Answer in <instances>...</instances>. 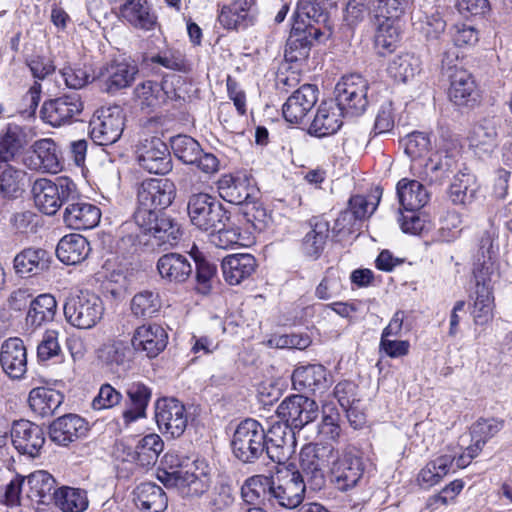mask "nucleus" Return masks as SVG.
Segmentation results:
<instances>
[{"label": "nucleus", "instance_id": "7ed1b4c3", "mask_svg": "<svg viewBox=\"0 0 512 512\" xmlns=\"http://www.w3.org/2000/svg\"><path fill=\"white\" fill-rule=\"evenodd\" d=\"M337 450L329 443H309L300 451V473L308 486L321 490L326 484V469L332 465Z\"/></svg>", "mask_w": 512, "mask_h": 512}, {"label": "nucleus", "instance_id": "603ef678", "mask_svg": "<svg viewBox=\"0 0 512 512\" xmlns=\"http://www.w3.org/2000/svg\"><path fill=\"white\" fill-rule=\"evenodd\" d=\"M164 443L157 434H148L141 438L135 446L136 464L141 467L154 465L160 453L163 451Z\"/></svg>", "mask_w": 512, "mask_h": 512}, {"label": "nucleus", "instance_id": "052dcab7", "mask_svg": "<svg viewBox=\"0 0 512 512\" xmlns=\"http://www.w3.org/2000/svg\"><path fill=\"white\" fill-rule=\"evenodd\" d=\"M174 155L185 164H194L198 155L202 153L200 144L187 135H177L171 140Z\"/></svg>", "mask_w": 512, "mask_h": 512}, {"label": "nucleus", "instance_id": "b1692460", "mask_svg": "<svg viewBox=\"0 0 512 512\" xmlns=\"http://www.w3.org/2000/svg\"><path fill=\"white\" fill-rule=\"evenodd\" d=\"M317 100L316 86L311 84L301 86L284 103L282 107L284 119L292 124L301 123L315 106Z\"/></svg>", "mask_w": 512, "mask_h": 512}, {"label": "nucleus", "instance_id": "09e8293b", "mask_svg": "<svg viewBox=\"0 0 512 512\" xmlns=\"http://www.w3.org/2000/svg\"><path fill=\"white\" fill-rule=\"evenodd\" d=\"M9 162L0 160V194L5 198H15L22 190L25 172Z\"/></svg>", "mask_w": 512, "mask_h": 512}, {"label": "nucleus", "instance_id": "680f3d73", "mask_svg": "<svg viewBox=\"0 0 512 512\" xmlns=\"http://www.w3.org/2000/svg\"><path fill=\"white\" fill-rule=\"evenodd\" d=\"M270 477L254 475L245 480L241 487V496L248 504L257 503L262 497L268 498Z\"/></svg>", "mask_w": 512, "mask_h": 512}, {"label": "nucleus", "instance_id": "37998d69", "mask_svg": "<svg viewBox=\"0 0 512 512\" xmlns=\"http://www.w3.org/2000/svg\"><path fill=\"white\" fill-rule=\"evenodd\" d=\"M311 229L302 239L303 253L313 259H317L322 253L329 236V223L323 219L313 218L310 222Z\"/></svg>", "mask_w": 512, "mask_h": 512}, {"label": "nucleus", "instance_id": "2f4dec72", "mask_svg": "<svg viewBox=\"0 0 512 512\" xmlns=\"http://www.w3.org/2000/svg\"><path fill=\"white\" fill-rule=\"evenodd\" d=\"M498 124L499 118L491 116L481 119L473 126L468 139L476 154L489 155L493 152L496 147Z\"/></svg>", "mask_w": 512, "mask_h": 512}, {"label": "nucleus", "instance_id": "cd10ccee", "mask_svg": "<svg viewBox=\"0 0 512 512\" xmlns=\"http://www.w3.org/2000/svg\"><path fill=\"white\" fill-rule=\"evenodd\" d=\"M137 72V66L132 63L113 61L101 69L99 79L107 93H115L130 86Z\"/></svg>", "mask_w": 512, "mask_h": 512}, {"label": "nucleus", "instance_id": "5701e85b", "mask_svg": "<svg viewBox=\"0 0 512 512\" xmlns=\"http://www.w3.org/2000/svg\"><path fill=\"white\" fill-rule=\"evenodd\" d=\"M0 365L11 379H21L27 372V349L21 338L10 337L1 345Z\"/></svg>", "mask_w": 512, "mask_h": 512}, {"label": "nucleus", "instance_id": "c03bdc74", "mask_svg": "<svg viewBox=\"0 0 512 512\" xmlns=\"http://www.w3.org/2000/svg\"><path fill=\"white\" fill-rule=\"evenodd\" d=\"M189 254L195 262V289L198 293L207 295L211 292L217 277V267L208 261L195 245Z\"/></svg>", "mask_w": 512, "mask_h": 512}, {"label": "nucleus", "instance_id": "6e6d98bb", "mask_svg": "<svg viewBox=\"0 0 512 512\" xmlns=\"http://www.w3.org/2000/svg\"><path fill=\"white\" fill-rule=\"evenodd\" d=\"M473 297L472 315L478 325L487 323L492 318L494 297L490 286H478Z\"/></svg>", "mask_w": 512, "mask_h": 512}, {"label": "nucleus", "instance_id": "1a4fd4ad", "mask_svg": "<svg viewBox=\"0 0 512 512\" xmlns=\"http://www.w3.org/2000/svg\"><path fill=\"white\" fill-rule=\"evenodd\" d=\"M91 139L98 145L114 144L124 130V114L119 106L103 107L96 111L89 123Z\"/></svg>", "mask_w": 512, "mask_h": 512}, {"label": "nucleus", "instance_id": "a18cd8bd", "mask_svg": "<svg viewBox=\"0 0 512 512\" xmlns=\"http://www.w3.org/2000/svg\"><path fill=\"white\" fill-rule=\"evenodd\" d=\"M27 145L24 129L16 124H9L0 136V160L12 161Z\"/></svg>", "mask_w": 512, "mask_h": 512}, {"label": "nucleus", "instance_id": "7c9ffc66", "mask_svg": "<svg viewBox=\"0 0 512 512\" xmlns=\"http://www.w3.org/2000/svg\"><path fill=\"white\" fill-rule=\"evenodd\" d=\"M344 112L333 101L322 102L309 127V133L316 137H325L336 133L342 126Z\"/></svg>", "mask_w": 512, "mask_h": 512}, {"label": "nucleus", "instance_id": "ea45409f", "mask_svg": "<svg viewBox=\"0 0 512 512\" xmlns=\"http://www.w3.org/2000/svg\"><path fill=\"white\" fill-rule=\"evenodd\" d=\"M397 196L403 210H420L429 200V195L424 185L417 180L407 178H403L398 182Z\"/></svg>", "mask_w": 512, "mask_h": 512}, {"label": "nucleus", "instance_id": "9b49d317", "mask_svg": "<svg viewBox=\"0 0 512 512\" xmlns=\"http://www.w3.org/2000/svg\"><path fill=\"white\" fill-rule=\"evenodd\" d=\"M332 482L340 491L354 488L364 474V462L362 458L351 448L337 452L330 466Z\"/></svg>", "mask_w": 512, "mask_h": 512}, {"label": "nucleus", "instance_id": "9d476101", "mask_svg": "<svg viewBox=\"0 0 512 512\" xmlns=\"http://www.w3.org/2000/svg\"><path fill=\"white\" fill-rule=\"evenodd\" d=\"M155 418L159 430L173 439L183 435L189 422L185 405L173 397H165L156 402Z\"/></svg>", "mask_w": 512, "mask_h": 512}, {"label": "nucleus", "instance_id": "aec40b11", "mask_svg": "<svg viewBox=\"0 0 512 512\" xmlns=\"http://www.w3.org/2000/svg\"><path fill=\"white\" fill-rule=\"evenodd\" d=\"M460 153L456 147L440 148L423 166L420 177L430 183H441L459 168Z\"/></svg>", "mask_w": 512, "mask_h": 512}, {"label": "nucleus", "instance_id": "3c124183", "mask_svg": "<svg viewBox=\"0 0 512 512\" xmlns=\"http://www.w3.org/2000/svg\"><path fill=\"white\" fill-rule=\"evenodd\" d=\"M416 29L427 41L439 40L446 29V22L437 8L423 11L414 23Z\"/></svg>", "mask_w": 512, "mask_h": 512}, {"label": "nucleus", "instance_id": "5fc2aeb1", "mask_svg": "<svg viewBox=\"0 0 512 512\" xmlns=\"http://www.w3.org/2000/svg\"><path fill=\"white\" fill-rule=\"evenodd\" d=\"M412 0H375L374 20L399 22L410 9Z\"/></svg>", "mask_w": 512, "mask_h": 512}, {"label": "nucleus", "instance_id": "412c9836", "mask_svg": "<svg viewBox=\"0 0 512 512\" xmlns=\"http://www.w3.org/2000/svg\"><path fill=\"white\" fill-rule=\"evenodd\" d=\"M293 430L294 428L285 422L272 425L265 433V452L273 462L282 464L294 452L296 439Z\"/></svg>", "mask_w": 512, "mask_h": 512}, {"label": "nucleus", "instance_id": "dca6fc26", "mask_svg": "<svg viewBox=\"0 0 512 512\" xmlns=\"http://www.w3.org/2000/svg\"><path fill=\"white\" fill-rule=\"evenodd\" d=\"M82 110L81 97L71 93L45 102L40 113L46 123L58 127L75 121Z\"/></svg>", "mask_w": 512, "mask_h": 512}, {"label": "nucleus", "instance_id": "c9c22d12", "mask_svg": "<svg viewBox=\"0 0 512 512\" xmlns=\"http://www.w3.org/2000/svg\"><path fill=\"white\" fill-rule=\"evenodd\" d=\"M91 251L88 240L80 234L62 237L56 248L58 259L66 265H76L84 261Z\"/></svg>", "mask_w": 512, "mask_h": 512}, {"label": "nucleus", "instance_id": "ddd939ff", "mask_svg": "<svg viewBox=\"0 0 512 512\" xmlns=\"http://www.w3.org/2000/svg\"><path fill=\"white\" fill-rule=\"evenodd\" d=\"M23 164L31 171L56 174L62 170L61 152L51 138L36 140L23 158Z\"/></svg>", "mask_w": 512, "mask_h": 512}, {"label": "nucleus", "instance_id": "4c0bfd02", "mask_svg": "<svg viewBox=\"0 0 512 512\" xmlns=\"http://www.w3.org/2000/svg\"><path fill=\"white\" fill-rule=\"evenodd\" d=\"M55 479L44 470H38L27 477L26 497L37 504H48L54 500Z\"/></svg>", "mask_w": 512, "mask_h": 512}, {"label": "nucleus", "instance_id": "13d9d810", "mask_svg": "<svg viewBox=\"0 0 512 512\" xmlns=\"http://www.w3.org/2000/svg\"><path fill=\"white\" fill-rule=\"evenodd\" d=\"M160 308L159 294L153 291H141L131 300V311L137 317L151 318L159 312Z\"/></svg>", "mask_w": 512, "mask_h": 512}, {"label": "nucleus", "instance_id": "4468645a", "mask_svg": "<svg viewBox=\"0 0 512 512\" xmlns=\"http://www.w3.org/2000/svg\"><path fill=\"white\" fill-rule=\"evenodd\" d=\"M277 414L288 425L300 430L317 419L319 408L313 399L303 395H292L278 405Z\"/></svg>", "mask_w": 512, "mask_h": 512}, {"label": "nucleus", "instance_id": "f03ea898", "mask_svg": "<svg viewBox=\"0 0 512 512\" xmlns=\"http://www.w3.org/2000/svg\"><path fill=\"white\" fill-rule=\"evenodd\" d=\"M187 213L191 224L204 232H215L230 225V212L208 193H192L187 201Z\"/></svg>", "mask_w": 512, "mask_h": 512}, {"label": "nucleus", "instance_id": "e2e57ef3", "mask_svg": "<svg viewBox=\"0 0 512 512\" xmlns=\"http://www.w3.org/2000/svg\"><path fill=\"white\" fill-rule=\"evenodd\" d=\"M380 198L381 190L376 188L375 191L368 196H352L349 200V208L356 219H364L374 213Z\"/></svg>", "mask_w": 512, "mask_h": 512}, {"label": "nucleus", "instance_id": "72a5a7b5", "mask_svg": "<svg viewBox=\"0 0 512 512\" xmlns=\"http://www.w3.org/2000/svg\"><path fill=\"white\" fill-rule=\"evenodd\" d=\"M122 17L133 27L151 31L157 25V16L147 0H125L120 7Z\"/></svg>", "mask_w": 512, "mask_h": 512}, {"label": "nucleus", "instance_id": "0e129e2a", "mask_svg": "<svg viewBox=\"0 0 512 512\" xmlns=\"http://www.w3.org/2000/svg\"><path fill=\"white\" fill-rule=\"evenodd\" d=\"M129 348L122 340L109 341L99 349V358L110 367L124 365Z\"/></svg>", "mask_w": 512, "mask_h": 512}, {"label": "nucleus", "instance_id": "f704fd0d", "mask_svg": "<svg viewBox=\"0 0 512 512\" xmlns=\"http://www.w3.org/2000/svg\"><path fill=\"white\" fill-rule=\"evenodd\" d=\"M327 372L323 365L312 364L301 366L292 374L293 388L300 392H311L324 390L327 387Z\"/></svg>", "mask_w": 512, "mask_h": 512}, {"label": "nucleus", "instance_id": "bf43d9fd", "mask_svg": "<svg viewBox=\"0 0 512 512\" xmlns=\"http://www.w3.org/2000/svg\"><path fill=\"white\" fill-rule=\"evenodd\" d=\"M166 85V82L157 83L152 80H146L136 86L135 95L138 99L142 100L143 104L155 106L172 98L166 90Z\"/></svg>", "mask_w": 512, "mask_h": 512}, {"label": "nucleus", "instance_id": "2eb2a0df", "mask_svg": "<svg viewBox=\"0 0 512 512\" xmlns=\"http://www.w3.org/2000/svg\"><path fill=\"white\" fill-rule=\"evenodd\" d=\"M218 190L225 201L243 206L257 200L259 195L254 178L246 172L222 176L218 182Z\"/></svg>", "mask_w": 512, "mask_h": 512}, {"label": "nucleus", "instance_id": "4d7b16f0", "mask_svg": "<svg viewBox=\"0 0 512 512\" xmlns=\"http://www.w3.org/2000/svg\"><path fill=\"white\" fill-rule=\"evenodd\" d=\"M254 0H233L223 6L218 16L219 23L226 29H238L247 17Z\"/></svg>", "mask_w": 512, "mask_h": 512}, {"label": "nucleus", "instance_id": "a878e982", "mask_svg": "<svg viewBox=\"0 0 512 512\" xmlns=\"http://www.w3.org/2000/svg\"><path fill=\"white\" fill-rule=\"evenodd\" d=\"M450 100L459 107H473L479 100V93L473 76L465 69H456L448 75Z\"/></svg>", "mask_w": 512, "mask_h": 512}, {"label": "nucleus", "instance_id": "8fccbe9b", "mask_svg": "<svg viewBox=\"0 0 512 512\" xmlns=\"http://www.w3.org/2000/svg\"><path fill=\"white\" fill-rule=\"evenodd\" d=\"M375 25L374 44L378 53L386 55L393 52L400 37L398 22L375 20Z\"/></svg>", "mask_w": 512, "mask_h": 512}, {"label": "nucleus", "instance_id": "f257e3e1", "mask_svg": "<svg viewBox=\"0 0 512 512\" xmlns=\"http://www.w3.org/2000/svg\"><path fill=\"white\" fill-rule=\"evenodd\" d=\"M176 197L175 184L168 178H149L137 190V208L134 223L149 233L159 246H174L181 236L180 226L171 217L159 211L169 207Z\"/></svg>", "mask_w": 512, "mask_h": 512}, {"label": "nucleus", "instance_id": "de8ad7c7", "mask_svg": "<svg viewBox=\"0 0 512 512\" xmlns=\"http://www.w3.org/2000/svg\"><path fill=\"white\" fill-rule=\"evenodd\" d=\"M53 501L63 512H83L88 507L87 493L80 488L63 486L54 491Z\"/></svg>", "mask_w": 512, "mask_h": 512}, {"label": "nucleus", "instance_id": "0eeeda50", "mask_svg": "<svg viewBox=\"0 0 512 512\" xmlns=\"http://www.w3.org/2000/svg\"><path fill=\"white\" fill-rule=\"evenodd\" d=\"M266 434L254 419H245L236 428L232 438L234 456L243 463H254L265 451Z\"/></svg>", "mask_w": 512, "mask_h": 512}, {"label": "nucleus", "instance_id": "6ab92c4d", "mask_svg": "<svg viewBox=\"0 0 512 512\" xmlns=\"http://www.w3.org/2000/svg\"><path fill=\"white\" fill-rule=\"evenodd\" d=\"M323 34L321 27H314L311 23L306 27L295 23L286 43L285 60L291 63L305 61L309 57L313 42L319 40Z\"/></svg>", "mask_w": 512, "mask_h": 512}, {"label": "nucleus", "instance_id": "393cba45", "mask_svg": "<svg viewBox=\"0 0 512 512\" xmlns=\"http://www.w3.org/2000/svg\"><path fill=\"white\" fill-rule=\"evenodd\" d=\"M159 479L166 487L176 488L183 497L199 496L208 488L204 475L199 476L184 469L171 468V471H164Z\"/></svg>", "mask_w": 512, "mask_h": 512}, {"label": "nucleus", "instance_id": "79ce46f5", "mask_svg": "<svg viewBox=\"0 0 512 512\" xmlns=\"http://www.w3.org/2000/svg\"><path fill=\"white\" fill-rule=\"evenodd\" d=\"M455 456L440 455L429 461L419 472L417 481L423 488L438 484L453 468Z\"/></svg>", "mask_w": 512, "mask_h": 512}, {"label": "nucleus", "instance_id": "c756f323", "mask_svg": "<svg viewBox=\"0 0 512 512\" xmlns=\"http://www.w3.org/2000/svg\"><path fill=\"white\" fill-rule=\"evenodd\" d=\"M51 254L42 248L28 247L20 251L13 260L15 273L20 277H30L47 270Z\"/></svg>", "mask_w": 512, "mask_h": 512}, {"label": "nucleus", "instance_id": "49530a36", "mask_svg": "<svg viewBox=\"0 0 512 512\" xmlns=\"http://www.w3.org/2000/svg\"><path fill=\"white\" fill-rule=\"evenodd\" d=\"M477 192L475 176L459 170L449 188V197L456 205H466L473 201Z\"/></svg>", "mask_w": 512, "mask_h": 512}, {"label": "nucleus", "instance_id": "423d86ee", "mask_svg": "<svg viewBox=\"0 0 512 512\" xmlns=\"http://www.w3.org/2000/svg\"><path fill=\"white\" fill-rule=\"evenodd\" d=\"M63 309L66 321L78 329L93 328L104 313L101 298L88 291L68 297Z\"/></svg>", "mask_w": 512, "mask_h": 512}, {"label": "nucleus", "instance_id": "39448f33", "mask_svg": "<svg viewBox=\"0 0 512 512\" xmlns=\"http://www.w3.org/2000/svg\"><path fill=\"white\" fill-rule=\"evenodd\" d=\"M32 193L36 207L46 215H54L76 196V184L68 177L56 181L41 178L34 182Z\"/></svg>", "mask_w": 512, "mask_h": 512}, {"label": "nucleus", "instance_id": "20e7f679", "mask_svg": "<svg viewBox=\"0 0 512 512\" xmlns=\"http://www.w3.org/2000/svg\"><path fill=\"white\" fill-rule=\"evenodd\" d=\"M306 485L300 471L288 467L279 469L275 476L270 477L268 501L274 506L295 509L304 500Z\"/></svg>", "mask_w": 512, "mask_h": 512}, {"label": "nucleus", "instance_id": "f3484780", "mask_svg": "<svg viewBox=\"0 0 512 512\" xmlns=\"http://www.w3.org/2000/svg\"><path fill=\"white\" fill-rule=\"evenodd\" d=\"M10 439L20 454L35 458L40 455L44 446L45 433L39 425L22 419L13 423Z\"/></svg>", "mask_w": 512, "mask_h": 512}, {"label": "nucleus", "instance_id": "4be33fe9", "mask_svg": "<svg viewBox=\"0 0 512 512\" xmlns=\"http://www.w3.org/2000/svg\"><path fill=\"white\" fill-rule=\"evenodd\" d=\"M168 334L165 329L156 323L139 326L131 339L136 352L144 353L148 358L157 357L167 346Z\"/></svg>", "mask_w": 512, "mask_h": 512}, {"label": "nucleus", "instance_id": "a19ab883", "mask_svg": "<svg viewBox=\"0 0 512 512\" xmlns=\"http://www.w3.org/2000/svg\"><path fill=\"white\" fill-rule=\"evenodd\" d=\"M57 302L51 294H41L30 301L26 324L36 329L51 322L56 314Z\"/></svg>", "mask_w": 512, "mask_h": 512}, {"label": "nucleus", "instance_id": "6e6552de", "mask_svg": "<svg viewBox=\"0 0 512 512\" xmlns=\"http://www.w3.org/2000/svg\"><path fill=\"white\" fill-rule=\"evenodd\" d=\"M368 88V81L359 74L343 76L335 87L336 105L345 115L363 114L368 106Z\"/></svg>", "mask_w": 512, "mask_h": 512}, {"label": "nucleus", "instance_id": "f8f14e48", "mask_svg": "<svg viewBox=\"0 0 512 512\" xmlns=\"http://www.w3.org/2000/svg\"><path fill=\"white\" fill-rule=\"evenodd\" d=\"M135 153L138 165L149 173L164 175L172 170L168 146L158 137L141 140Z\"/></svg>", "mask_w": 512, "mask_h": 512}, {"label": "nucleus", "instance_id": "473e14b6", "mask_svg": "<svg viewBox=\"0 0 512 512\" xmlns=\"http://www.w3.org/2000/svg\"><path fill=\"white\" fill-rule=\"evenodd\" d=\"M224 279L230 285H238L250 277L256 268V259L248 253L231 254L221 263Z\"/></svg>", "mask_w": 512, "mask_h": 512}, {"label": "nucleus", "instance_id": "e433bc0d", "mask_svg": "<svg viewBox=\"0 0 512 512\" xmlns=\"http://www.w3.org/2000/svg\"><path fill=\"white\" fill-rule=\"evenodd\" d=\"M133 502L141 512H163L168 500L164 490L154 483H141L133 492Z\"/></svg>", "mask_w": 512, "mask_h": 512}, {"label": "nucleus", "instance_id": "bb28decb", "mask_svg": "<svg viewBox=\"0 0 512 512\" xmlns=\"http://www.w3.org/2000/svg\"><path fill=\"white\" fill-rule=\"evenodd\" d=\"M156 269L162 280L174 284L186 282L193 271L189 258L177 252H169L160 256L156 263Z\"/></svg>", "mask_w": 512, "mask_h": 512}, {"label": "nucleus", "instance_id": "58836bf2", "mask_svg": "<svg viewBox=\"0 0 512 512\" xmlns=\"http://www.w3.org/2000/svg\"><path fill=\"white\" fill-rule=\"evenodd\" d=\"M63 400L64 396L61 392L48 387L33 388L28 397L31 410L41 417L52 416Z\"/></svg>", "mask_w": 512, "mask_h": 512}, {"label": "nucleus", "instance_id": "774afa93", "mask_svg": "<svg viewBox=\"0 0 512 512\" xmlns=\"http://www.w3.org/2000/svg\"><path fill=\"white\" fill-rule=\"evenodd\" d=\"M151 62L178 72H187L189 64L183 52L177 49H167L151 58Z\"/></svg>", "mask_w": 512, "mask_h": 512}, {"label": "nucleus", "instance_id": "69168bd1", "mask_svg": "<svg viewBox=\"0 0 512 512\" xmlns=\"http://www.w3.org/2000/svg\"><path fill=\"white\" fill-rule=\"evenodd\" d=\"M404 152L411 158L412 161L424 156L430 149L431 141L427 134L423 132H412L402 140Z\"/></svg>", "mask_w": 512, "mask_h": 512}, {"label": "nucleus", "instance_id": "338daca9", "mask_svg": "<svg viewBox=\"0 0 512 512\" xmlns=\"http://www.w3.org/2000/svg\"><path fill=\"white\" fill-rule=\"evenodd\" d=\"M323 408V416L318 426V433L324 440L337 442L341 436V427L339 425V413L333 407Z\"/></svg>", "mask_w": 512, "mask_h": 512}, {"label": "nucleus", "instance_id": "a211bd4d", "mask_svg": "<svg viewBox=\"0 0 512 512\" xmlns=\"http://www.w3.org/2000/svg\"><path fill=\"white\" fill-rule=\"evenodd\" d=\"M101 219L100 208L85 199L76 196L66 203L63 211L64 224L73 230H88L96 227Z\"/></svg>", "mask_w": 512, "mask_h": 512}, {"label": "nucleus", "instance_id": "c85d7f7f", "mask_svg": "<svg viewBox=\"0 0 512 512\" xmlns=\"http://www.w3.org/2000/svg\"><path fill=\"white\" fill-rule=\"evenodd\" d=\"M87 430V423L82 417L76 414H67L59 417L50 425L49 435L54 443L67 446L85 435Z\"/></svg>", "mask_w": 512, "mask_h": 512}, {"label": "nucleus", "instance_id": "864d4df0", "mask_svg": "<svg viewBox=\"0 0 512 512\" xmlns=\"http://www.w3.org/2000/svg\"><path fill=\"white\" fill-rule=\"evenodd\" d=\"M420 60L413 54H402L396 56L388 66V73L395 80L407 82L420 72Z\"/></svg>", "mask_w": 512, "mask_h": 512}]
</instances>
